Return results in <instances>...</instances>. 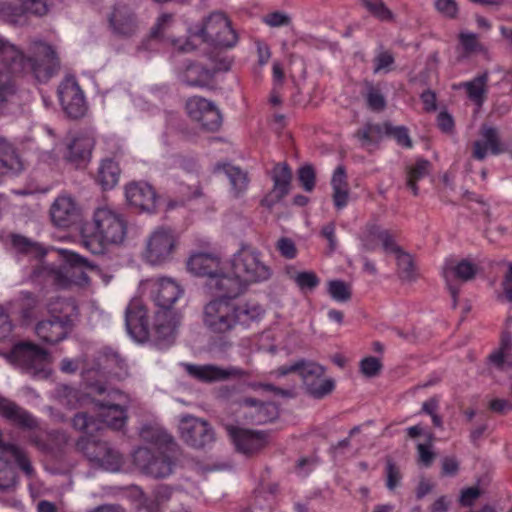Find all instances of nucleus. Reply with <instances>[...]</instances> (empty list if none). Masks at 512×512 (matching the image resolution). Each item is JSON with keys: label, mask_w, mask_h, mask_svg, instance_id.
<instances>
[{"label": "nucleus", "mask_w": 512, "mask_h": 512, "mask_svg": "<svg viewBox=\"0 0 512 512\" xmlns=\"http://www.w3.org/2000/svg\"><path fill=\"white\" fill-rule=\"evenodd\" d=\"M0 415L23 427L32 428L36 425L35 419L28 412L5 398H0Z\"/></svg>", "instance_id": "f704fd0d"}, {"label": "nucleus", "mask_w": 512, "mask_h": 512, "mask_svg": "<svg viewBox=\"0 0 512 512\" xmlns=\"http://www.w3.org/2000/svg\"><path fill=\"white\" fill-rule=\"evenodd\" d=\"M450 500L446 496L437 498L430 507V512H448L450 507Z\"/></svg>", "instance_id": "774afa93"}, {"label": "nucleus", "mask_w": 512, "mask_h": 512, "mask_svg": "<svg viewBox=\"0 0 512 512\" xmlns=\"http://www.w3.org/2000/svg\"><path fill=\"white\" fill-rule=\"evenodd\" d=\"M328 293L337 302H346L351 297V290L347 283L340 280L328 282Z\"/></svg>", "instance_id": "c03bdc74"}, {"label": "nucleus", "mask_w": 512, "mask_h": 512, "mask_svg": "<svg viewBox=\"0 0 512 512\" xmlns=\"http://www.w3.org/2000/svg\"><path fill=\"white\" fill-rule=\"evenodd\" d=\"M125 322L128 334L136 342H144L148 339L150 330L146 319V310L140 299H133L129 303Z\"/></svg>", "instance_id": "aec40b11"}, {"label": "nucleus", "mask_w": 512, "mask_h": 512, "mask_svg": "<svg viewBox=\"0 0 512 512\" xmlns=\"http://www.w3.org/2000/svg\"><path fill=\"white\" fill-rule=\"evenodd\" d=\"M277 249L281 255L288 259H293L297 255V249L295 243L286 237H282L277 241Z\"/></svg>", "instance_id": "6e6d98bb"}, {"label": "nucleus", "mask_w": 512, "mask_h": 512, "mask_svg": "<svg viewBox=\"0 0 512 512\" xmlns=\"http://www.w3.org/2000/svg\"><path fill=\"white\" fill-rule=\"evenodd\" d=\"M128 204L142 212L152 213L157 208L158 196L155 189L146 182H131L125 186Z\"/></svg>", "instance_id": "6ab92c4d"}, {"label": "nucleus", "mask_w": 512, "mask_h": 512, "mask_svg": "<svg viewBox=\"0 0 512 512\" xmlns=\"http://www.w3.org/2000/svg\"><path fill=\"white\" fill-rule=\"evenodd\" d=\"M113 402H101L95 404L97 415L101 418V423L113 429H121L127 419L126 415V397L120 392L111 394Z\"/></svg>", "instance_id": "a211bd4d"}, {"label": "nucleus", "mask_w": 512, "mask_h": 512, "mask_svg": "<svg viewBox=\"0 0 512 512\" xmlns=\"http://www.w3.org/2000/svg\"><path fill=\"white\" fill-rule=\"evenodd\" d=\"M331 186L333 190L346 189L348 187L346 173L343 167H337L331 179Z\"/></svg>", "instance_id": "052dcab7"}, {"label": "nucleus", "mask_w": 512, "mask_h": 512, "mask_svg": "<svg viewBox=\"0 0 512 512\" xmlns=\"http://www.w3.org/2000/svg\"><path fill=\"white\" fill-rule=\"evenodd\" d=\"M290 21V16L280 11L270 12L263 17V22L270 27L287 26Z\"/></svg>", "instance_id": "09e8293b"}, {"label": "nucleus", "mask_w": 512, "mask_h": 512, "mask_svg": "<svg viewBox=\"0 0 512 512\" xmlns=\"http://www.w3.org/2000/svg\"><path fill=\"white\" fill-rule=\"evenodd\" d=\"M184 367L189 375L205 382L222 381L229 377H240L244 374L242 370L235 367L224 369L215 365L193 364H184Z\"/></svg>", "instance_id": "5701e85b"}, {"label": "nucleus", "mask_w": 512, "mask_h": 512, "mask_svg": "<svg viewBox=\"0 0 512 512\" xmlns=\"http://www.w3.org/2000/svg\"><path fill=\"white\" fill-rule=\"evenodd\" d=\"M436 9L446 17H454L458 12L457 4L454 0H436Z\"/></svg>", "instance_id": "13d9d810"}, {"label": "nucleus", "mask_w": 512, "mask_h": 512, "mask_svg": "<svg viewBox=\"0 0 512 512\" xmlns=\"http://www.w3.org/2000/svg\"><path fill=\"white\" fill-rule=\"evenodd\" d=\"M463 86L469 99L476 105L480 106L484 102L487 92V76L485 74L464 83Z\"/></svg>", "instance_id": "4c0bfd02"}, {"label": "nucleus", "mask_w": 512, "mask_h": 512, "mask_svg": "<svg viewBox=\"0 0 512 512\" xmlns=\"http://www.w3.org/2000/svg\"><path fill=\"white\" fill-rule=\"evenodd\" d=\"M501 152L497 132L493 128L484 127L481 131V138L473 145V157L483 160L489 154Z\"/></svg>", "instance_id": "c85d7f7f"}, {"label": "nucleus", "mask_w": 512, "mask_h": 512, "mask_svg": "<svg viewBox=\"0 0 512 512\" xmlns=\"http://www.w3.org/2000/svg\"><path fill=\"white\" fill-rule=\"evenodd\" d=\"M372 235L376 237L379 242H381L385 250L395 252L396 254L399 252L387 231L377 230L373 232Z\"/></svg>", "instance_id": "680f3d73"}, {"label": "nucleus", "mask_w": 512, "mask_h": 512, "mask_svg": "<svg viewBox=\"0 0 512 512\" xmlns=\"http://www.w3.org/2000/svg\"><path fill=\"white\" fill-rule=\"evenodd\" d=\"M179 432L188 445L197 448L211 443L214 438L213 431L206 421L189 415L180 419Z\"/></svg>", "instance_id": "f3484780"}, {"label": "nucleus", "mask_w": 512, "mask_h": 512, "mask_svg": "<svg viewBox=\"0 0 512 512\" xmlns=\"http://www.w3.org/2000/svg\"><path fill=\"white\" fill-rule=\"evenodd\" d=\"M286 274L303 293L313 291L320 283L318 276L312 271H298L289 266L286 268Z\"/></svg>", "instance_id": "e433bc0d"}, {"label": "nucleus", "mask_w": 512, "mask_h": 512, "mask_svg": "<svg viewBox=\"0 0 512 512\" xmlns=\"http://www.w3.org/2000/svg\"><path fill=\"white\" fill-rule=\"evenodd\" d=\"M309 393L316 397L322 398L329 394L334 388V382L331 379L315 378L314 382L308 384Z\"/></svg>", "instance_id": "a18cd8bd"}, {"label": "nucleus", "mask_w": 512, "mask_h": 512, "mask_svg": "<svg viewBox=\"0 0 512 512\" xmlns=\"http://www.w3.org/2000/svg\"><path fill=\"white\" fill-rule=\"evenodd\" d=\"M52 5L53 0H18V5L3 2L0 4V17L12 24H22L26 15L43 16Z\"/></svg>", "instance_id": "f8f14e48"}, {"label": "nucleus", "mask_w": 512, "mask_h": 512, "mask_svg": "<svg viewBox=\"0 0 512 512\" xmlns=\"http://www.w3.org/2000/svg\"><path fill=\"white\" fill-rule=\"evenodd\" d=\"M7 359L35 377L47 378L50 375L49 354L33 343L16 344Z\"/></svg>", "instance_id": "1a4fd4ad"}, {"label": "nucleus", "mask_w": 512, "mask_h": 512, "mask_svg": "<svg viewBox=\"0 0 512 512\" xmlns=\"http://www.w3.org/2000/svg\"><path fill=\"white\" fill-rule=\"evenodd\" d=\"M333 202L337 209L344 208L349 201V188L333 190Z\"/></svg>", "instance_id": "e2e57ef3"}, {"label": "nucleus", "mask_w": 512, "mask_h": 512, "mask_svg": "<svg viewBox=\"0 0 512 512\" xmlns=\"http://www.w3.org/2000/svg\"><path fill=\"white\" fill-rule=\"evenodd\" d=\"M226 265L225 294L239 295L247 285L266 281L271 276L260 254L247 247L236 252Z\"/></svg>", "instance_id": "423d86ee"}, {"label": "nucleus", "mask_w": 512, "mask_h": 512, "mask_svg": "<svg viewBox=\"0 0 512 512\" xmlns=\"http://www.w3.org/2000/svg\"><path fill=\"white\" fill-rule=\"evenodd\" d=\"M109 23L113 32L121 36H131L138 28L135 14L127 6L115 7L110 15Z\"/></svg>", "instance_id": "393cba45"}, {"label": "nucleus", "mask_w": 512, "mask_h": 512, "mask_svg": "<svg viewBox=\"0 0 512 512\" xmlns=\"http://www.w3.org/2000/svg\"><path fill=\"white\" fill-rule=\"evenodd\" d=\"M227 431L231 436L237 450L245 454L258 451L264 447L267 442L266 436L260 432L234 426L227 427Z\"/></svg>", "instance_id": "b1692460"}, {"label": "nucleus", "mask_w": 512, "mask_h": 512, "mask_svg": "<svg viewBox=\"0 0 512 512\" xmlns=\"http://www.w3.org/2000/svg\"><path fill=\"white\" fill-rule=\"evenodd\" d=\"M430 163L426 160H418L407 171L406 185L414 195L418 194L417 181L424 178L429 173Z\"/></svg>", "instance_id": "ea45409f"}, {"label": "nucleus", "mask_w": 512, "mask_h": 512, "mask_svg": "<svg viewBox=\"0 0 512 512\" xmlns=\"http://www.w3.org/2000/svg\"><path fill=\"white\" fill-rule=\"evenodd\" d=\"M171 22H172V16L171 15H168V14L161 15L158 18L157 23H156L154 29L152 30L153 36L154 37L162 36L164 31L171 24Z\"/></svg>", "instance_id": "69168bd1"}, {"label": "nucleus", "mask_w": 512, "mask_h": 512, "mask_svg": "<svg viewBox=\"0 0 512 512\" xmlns=\"http://www.w3.org/2000/svg\"><path fill=\"white\" fill-rule=\"evenodd\" d=\"M402 479V475L398 466H396L391 460L386 463V486L389 490H394L399 486Z\"/></svg>", "instance_id": "de8ad7c7"}, {"label": "nucleus", "mask_w": 512, "mask_h": 512, "mask_svg": "<svg viewBox=\"0 0 512 512\" xmlns=\"http://www.w3.org/2000/svg\"><path fill=\"white\" fill-rule=\"evenodd\" d=\"M243 409L250 421L255 424H265L278 416V408L272 403H257L255 400L246 399Z\"/></svg>", "instance_id": "cd10ccee"}, {"label": "nucleus", "mask_w": 512, "mask_h": 512, "mask_svg": "<svg viewBox=\"0 0 512 512\" xmlns=\"http://www.w3.org/2000/svg\"><path fill=\"white\" fill-rule=\"evenodd\" d=\"M503 297L508 302H512V264L509 265L508 270L502 282Z\"/></svg>", "instance_id": "338daca9"}, {"label": "nucleus", "mask_w": 512, "mask_h": 512, "mask_svg": "<svg viewBox=\"0 0 512 512\" xmlns=\"http://www.w3.org/2000/svg\"><path fill=\"white\" fill-rule=\"evenodd\" d=\"M194 37L222 47H232L237 42V36L231 27L230 20L222 12L211 13Z\"/></svg>", "instance_id": "9d476101"}, {"label": "nucleus", "mask_w": 512, "mask_h": 512, "mask_svg": "<svg viewBox=\"0 0 512 512\" xmlns=\"http://www.w3.org/2000/svg\"><path fill=\"white\" fill-rule=\"evenodd\" d=\"M273 189L270 193L272 201L271 205L275 201L281 200L289 192V186L292 179L291 170L285 164H278L273 169Z\"/></svg>", "instance_id": "7c9ffc66"}, {"label": "nucleus", "mask_w": 512, "mask_h": 512, "mask_svg": "<svg viewBox=\"0 0 512 512\" xmlns=\"http://www.w3.org/2000/svg\"><path fill=\"white\" fill-rule=\"evenodd\" d=\"M381 367L382 364L380 360L371 356L364 358L360 363L361 372L367 377L376 376L379 373Z\"/></svg>", "instance_id": "603ef678"}, {"label": "nucleus", "mask_w": 512, "mask_h": 512, "mask_svg": "<svg viewBox=\"0 0 512 512\" xmlns=\"http://www.w3.org/2000/svg\"><path fill=\"white\" fill-rule=\"evenodd\" d=\"M78 446L84 451L90 461L95 462L107 471H118L122 464L120 454L112 450L105 442L90 441L82 438Z\"/></svg>", "instance_id": "2eb2a0df"}, {"label": "nucleus", "mask_w": 512, "mask_h": 512, "mask_svg": "<svg viewBox=\"0 0 512 512\" xmlns=\"http://www.w3.org/2000/svg\"><path fill=\"white\" fill-rule=\"evenodd\" d=\"M48 312L50 318L65 322V325L70 327L73 319L77 316V306L70 299L57 298L49 303Z\"/></svg>", "instance_id": "2f4dec72"}, {"label": "nucleus", "mask_w": 512, "mask_h": 512, "mask_svg": "<svg viewBox=\"0 0 512 512\" xmlns=\"http://www.w3.org/2000/svg\"><path fill=\"white\" fill-rule=\"evenodd\" d=\"M292 372H297L308 386V384L314 382L315 378H319L324 374V368L313 362L302 361L292 365L282 366L275 371L278 376H285Z\"/></svg>", "instance_id": "c756f323"}, {"label": "nucleus", "mask_w": 512, "mask_h": 512, "mask_svg": "<svg viewBox=\"0 0 512 512\" xmlns=\"http://www.w3.org/2000/svg\"><path fill=\"white\" fill-rule=\"evenodd\" d=\"M459 470V463L453 457H445L442 460V474L446 476H454Z\"/></svg>", "instance_id": "0e129e2a"}, {"label": "nucleus", "mask_w": 512, "mask_h": 512, "mask_svg": "<svg viewBox=\"0 0 512 512\" xmlns=\"http://www.w3.org/2000/svg\"><path fill=\"white\" fill-rule=\"evenodd\" d=\"M226 175L236 194H239L246 190L248 186V178L245 172H243L237 167L228 166L226 168Z\"/></svg>", "instance_id": "37998d69"}, {"label": "nucleus", "mask_w": 512, "mask_h": 512, "mask_svg": "<svg viewBox=\"0 0 512 512\" xmlns=\"http://www.w3.org/2000/svg\"><path fill=\"white\" fill-rule=\"evenodd\" d=\"M171 499L174 501L186 502L188 505L191 502L190 497L183 491H176L173 493L168 487L159 486L155 489L153 499L150 500L146 508L149 512H159L160 506Z\"/></svg>", "instance_id": "c9c22d12"}, {"label": "nucleus", "mask_w": 512, "mask_h": 512, "mask_svg": "<svg viewBox=\"0 0 512 512\" xmlns=\"http://www.w3.org/2000/svg\"><path fill=\"white\" fill-rule=\"evenodd\" d=\"M81 244L93 254H102L111 247L124 243L127 222L118 212L108 208H97L90 221L79 227Z\"/></svg>", "instance_id": "20e7f679"}, {"label": "nucleus", "mask_w": 512, "mask_h": 512, "mask_svg": "<svg viewBox=\"0 0 512 512\" xmlns=\"http://www.w3.org/2000/svg\"><path fill=\"white\" fill-rule=\"evenodd\" d=\"M386 132L392 135L398 144L401 146L410 148L412 146L411 139L408 135V131L405 127H392L389 124L385 125Z\"/></svg>", "instance_id": "8fccbe9b"}, {"label": "nucleus", "mask_w": 512, "mask_h": 512, "mask_svg": "<svg viewBox=\"0 0 512 512\" xmlns=\"http://www.w3.org/2000/svg\"><path fill=\"white\" fill-rule=\"evenodd\" d=\"M22 168L23 164L14 149L0 137V174H17Z\"/></svg>", "instance_id": "72a5a7b5"}, {"label": "nucleus", "mask_w": 512, "mask_h": 512, "mask_svg": "<svg viewBox=\"0 0 512 512\" xmlns=\"http://www.w3.org/2000/svg\"><path fill=\"white\" fill-rule=\"evenodd\" d=\"M69 329L65 322L49 318L37 323L35 333L42 341L55 344L66 337Z\"/></svg>", "instance_id": "a878e982"}, {"label": "nucleus", "mask_w": 512, "mask_h": 512, "mask_svg": "<svg viewBox=\"0 0 512 512\" xmlns=\"http://www.w3.org/2000/svg\"><path fill=\"white\" fill-rule=\"evenodd\" d=\"M11 240L13 247L19 252L30 254L39 259L46 253L51 255L57 254L66 262V264L59 269L42 264L41 267L35 271V278L45 277L52 283L61 287L71 285L83 287L88 285V276L81 269V266L86 265L87 261L79 254L64 249H51L47 251L41 245L33 243L26 237L20 235H13Z\"/></svg>", "instance_id": "7ed1b4c3"}, {"label": "nucleus", "mask_w": 512, "mask_h": 512, "mask_svg": "<svg viewBox=\"0 0 512 512\" xmlns=\"http://www.w3.org/2000/svg\"><path fill=\"white\" fill-rule=\"evenodd\" d=\"M187 270L198 277L206 278V289L210 295H224L228 265L218 255L196 252L187 260Z\"/></svg>", "instance_id": "0eeeda50"}, {"label": "nucleus", "mask_w": 512, "mask_h": 512, "mask_svg": "<svg viewBox=\"0 0 512 512\" xmlns=\"http://www.w3.org/2000/svg\"><path fill=\"white\" fill-rule=\"evenodd\" d=\"M381 133L379 125L368 124L360 129L356 136L361 141L362 145L366 146L372 143L377 135Z\"/></svg>", "instance_id": "3c124183"}, {"label": "nucleus", "mask_w": 512, "mask_h": 512, "mask_svg": "<svg viewBox=\"0 0 512 512\" xmlns=\"http://www.w3.org/2000/svg\"><path fill=\"white\" fill-rule=\"evenodd\" d=\"M59 100L63 110L72 118L85 115L87 105L84 94L73 77H67L59 86Z\"/></svg>", "instance_id": "dca6fc26"}, {"label": "nucleus", "mask_w": 512, "mask_h": 512, "mask_svg": "<svg viewBox=\"0 0 512 512\" xmlns=\"http://www.w3.org/2000/svg\"><path fill=\"white\" fill-rule=\"evenodd\" d=\"M50 215L58 227H69L80 215L78 203L69 195L58 196L51 205Z\"/></svg>", "instance_id": "412c9836"}, {"label": "nucleus", "mask_w": 512, "mask_h": 512, "mask_svg": "<svg viewBox=\"0 0 512 512\" xmlns=\"http://www.w3.org/2000/svg\"><path fill=\"white\" fill-rule=\"evenodd\" d=\"M144 287L150 291L155 304L161 308L153 325L155 336L160 340L173 338L177 321L170 308L182 297V286L173 278L159 277L145 281Z\"/></svg>", "instance_id": "39448f33"}, {"label": "nucleus", "mask_w": 512, "mask_h": 512, "mask_svg": "<svg viewBox=\"0 0 512 512\" xmlns=\"http://www.w3.org/2000/svg\"><path fill=\"white\" fill-rule=\"evenodd\" d=\"M188 116L209 131L217 130L222 123V116L216 105L202 97H191L186 102Z\"/></svg>", "instance_id": "4468645a"}, {"label": "nucleus", "mask_w": 512, "mask_h": 512, "mask_svg": "<svg viewBox=\"0 0 512 512\" xmlns=\"http://www.w3.org/2000/svg\"><path fill=\"white\" fill-rule=\"evenodd\" d=\"M479 267L472 261L464 259L461 261L448 260L442 268V275L451 291L453 298L456 296V290L452 283L454 280L466 282L472 280L478 273Z\"/></svg>", "instance_id": "4be33fe9"}, {"label": "nucleus", "mask_w": 512, "mask_h": 512, "mask_svg": "<svg viewBox=\"0 0 512 512\" xmlns=\"http://www.w3.org/2000/svg\"><path fill=\"white\" fill-rule=\"evenodd\" d=\"M511 345V337L503 336L500 347L492 352L489 356L490 363L498 369H506L512 365V361L508 359L507 352Z\"/></svg>", "instance_id": "a19ab883"}, {"label": "nucleus", "mask_w": 512, "mask_h": 512, "mask_svg": "<svg viewBox=\"0 0 512 512\" xmlns=\"http://www.w3.org/2000/svg\"><path fill=\"white\" fill-rule=\"evenodd\" d=\"M480 494H481V492H480L479 488L470 487V488L464 489L461 492L459 501H460L461 505H463V506H471L477 500V498L480 496Z\"/></svg>", "instance_id": "bf43d9fd"}, {"label": "nucleus", "mask_w": 512, "mask_h": 512, "mask_svg": "<svg viewBox=\"0 0 512 512\" xmlns=\"http://www.w3.org/2000/svg\"><path fill=\"white\" fill-rule=\"evenodd\" d=\"M298 178L303 188L310 192L315 186V173L311 166L306 165L299 169Z\"/></svg>", "instance_id": "864d4df0"}, {"label": "nucleus", "mask_w": 512, "mask_h": 512, "mask_svg": "<svg viewBox=\"0 0 512 512\" xmlns=\"http://www.w3.org/2000/svg\"><path fill=\"white\" fill-rule=\"evenodd\" d=\"M73 426L76 429L85 431L87 434H93L94 431H97L101 428L99 423L88 418L85 413H79L74 417Z\"/></svg>", "instance_id": "49530a36"}, {"label": "nucleus", "mask_w": 512, "mask_h": 512, "mask_svg": "<svg viewBox=\"0 0 512 512\" xmlns=\"http://www.w3.org/2000/svg\"><path fill=\"white\" fill-rule=\"evenodd\" d=\"M13 459L27 474L33 473V468L25 453L14 445L3 446L0 450V488L8 489L15 485L16 475L13 467L8 463Z\"/></svg>", "instance_id": "ddd939ff"}, {"label": "nucleus", "mask_w": 512, "mask_h": 512, "mask_svg": "<svg viewBox=\"0 0 512 512\" xmlns=\"http://www.w3.org/2000/svg\"><path fill=\"white\" fill-rule=\"evenodd\" d=\"M396 261L400 277L406 281H412L416 278V270L411 255L404 252H397Z\"/></svg>", "instance_id": "79ce46f5"}, {"label": "nucleus", "mask_w": 512, "mask_h": 512, "mask_svg": "<svg viewBox=\"0 0 512 512\" xmlns=\"http://www.w3.org/2000/svg\"><path fill=\"white\" fill-rule=\"evenodd\" d=\"M365 7L382 20L390 19L391 12L380 0H363Z\"/></svg>", "instance_id": "5fc2aeb1"}, {"label": "nucleus", "mask_w": 512, "mask_h": 512, "mask_svg": "<svg viewBox=\"0 0 512 512\" xmlns=\"http://www.w3.org/2000/svg\"><path fill=\"white\" fill-rule=\"evenodd\" d=\"M203 307L202 323L206 330L216 336H224L237 327L249 328L259 322L264 308L255 301L237 302V295H213Z\"/></svg>", "instance_id": "f03ea898"}, {"label": "nucleus", "mask_w": 512, "mask_h": 512, "mask_svg": "<svg viewBox=\"0 0 512 512\" xmlns=\"http://www.w3.org/2000/svg\"><path fill=\"white\" fill-rule=\"evenodd\" d=\"M178 246L179 239L171 228L157 227L145 240L142 260L150 266H164L173 260Z\"/></svg>", "instance_id": "6e6552de"}, {"label": "nucleus", "mask_w": 512, "mask_h": 512, "mask_svg": "<svg viewBox=\"0 0 512 512\" xmlns=\"http://www.w3.org/2000/svg\"><path fill=\"white\" fill-rule=\"evenodd\" d=\"M133 459L135 465L144 473L155 478L166 477L171 474L173 463L160 448L152 451L149 448H138Z\"/></svg>", "instance_id": "9b49d317"}, {"label": "nucleus", "mask_w": 512, "mask_h": 512, "mask_svg": "<svg viewBox=\"0 0 512 512\" xmlns=\"http://www.w3.org/2000/svg\"><path fill=\"white\" fill-rule=\"evenodd\" d=\"M120 168L117 162L112 159H104L101 161L96 181L104 190L113 189L119 182Z\"/></svg>", "instance_id": "473e14b6"}, {"label": "nucleus", "mask_w": 512, "mask_h": 512, "mask_svg": "<svg viewBox=\"0 0 512 512\" xmlns=\"http://www.w3.org/2000/svg\"><path fill=\"white\" fill-rule=\"evenodd\" d=\"M214 71L199 65H191L185 72V81L191 86H205L213 78Z\"/></svg>", "instance_id": "58836bf2"}, {"label": "nucleus", "mask_w": 512, "mask_h": 512, "mask_svg": "<svg viewBox=\"0 0 512 512\" xmlns=\"http://www.w3.org/2000/svg\"><path fill=\"white\" fill-rule=\"evenodd\" d=\"M94 147V139L88 134L74 136L67 144L65 157L68 161H86L91 156Z\"/></svg>", "instance_id": "bb28decb"}, {"label": "nucleus", "mask_w": 512, "mask_h": 512, "mask_svg": "<svg viewBox=\"0 0 512 512\" xmlns=\"http://www.w3.org/2000/svg\"><path fill=\"white\" fill-rule=\"evenodd\" d=\"M30 53L26 58L13 43L0 35V104L8 100L14 92L13 74L30 72L39 81H45L57 70V54L49 44L34 41Z\"/></svg>", "instance_id": "f257e3e1"}, {"label": "nucleus", "mask_w": 512, "mask_h": 512, "mask_svg": "<svg viewBox=\"0 0 512 512\" xmlns=\"http://www.w3.org/2000/svg\"><path fill=\"white\" fill-rule=\"evenodd\" d=\"M368 106L374 111H380L385 107V99L379 90L371 88L367 94Z\"/></svg>", "instance_id": "4d7b16f0"}]
</instances>
